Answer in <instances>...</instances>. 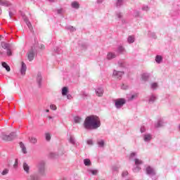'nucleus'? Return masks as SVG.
Returning a JSON list of instances; mask_svg holds the SVG:
<instances>
[{"label":"nucleus","instance_id":"obj_50","mask_svg":"<svg viewBox=\"0 0 180 180\" xmlns=\"http://www.w3.org/2000/svg\"><path fill=\"white\" fill-rule=\"evenodd\" d=\"M50 108L52 110H57V106H56V105H51Z\"/></svg>","mask_w":180,"mask_h":180},{"label":"nucleus","instance_id":"obj_59","mask_svg":"<svg viewBox=\"0 0 180 180\" xmlns=\"http://www.w3.org/2000/svg\"><path fill=\"white\" fill-rule=\"evenodd\" d=\"M49 1H50L51 3H53L55 0H49Z\"/></svg>","mask_w":180,"mask_h":180},{"label":"nucleus","instance_id":"obj_24","mask_svg":"<svg viewBox=\"0 0 180 180\" xmlns=\"http://www.w3.org/2000/svg\"><path fill=\"white\" fill-rule=\"evenodd\" d=\"M127 41L128 43H134V41H135V36L133 34L128 36Z\"/></svg>","mask_w":180,"mask_h":180},{"label":"nucleus","instance_id":"obj_40","mask_svg":"<svg viewBox=\"0 0 180 180\" xmlns=\"http://www.w3.org/2000/svg\"><path fill=\"white\" fill-rule=\"evenodd\" d=\"M81 120H82L81 117H79L78 116L74 117L75 123H80Z\"/></svg>","mask_w":180,"mask_h":180},{"label":"nucleus","instance_id":"obj_49","mask_svg":"<svg viewBox=\"0 0 180 180\" xmlns=\"http://www.w3.org/2000/svg\"><path fill=\"white\" fill-rule=\"evenodd\" d=\"M57 13L58 14H63L64 10L63 8H59L58 10H57Z\"/></svg>","mask_w":180,"mask_h":180},{"label":"nucleus","instance_id":"obj_16","mask_svg":"<svg viewBox=\"0 0 180 180\" xmlns=\"http://www.w3.org/2000/svg\"><path fill=\"white\" fill-rule=\"evenodd\" d=\"M69 141L70 142V143H72V145H75V146H77L79 145V142H77L73 135H70Z\"/></svg>","mask_w":180,"mask_h":180},{"label":"nucleus","instance_id":"obj_32","mask_svg":"<svg viewBox=\"0 0 180 180\" xmlns=\"http://www.w3.org/2000/svg\"><path fill=\"white\" fill-rule=\"evenodd\" d=\"M88 172H89L94 175H96L98 173V170L97 169H89Z\"/></svg>","mask_w":180,"mask_h":180},{"label":"nucleus","instance_id":"obj_61","mask_svg":"<svg viewBox=\"0 0 180 180\" xmlns=\"http://www.w3.org/2000/svg\"><path fill=\"white\" fill-rule=\"evenodd\" d=\"M1 13H2V10L1 8H0V14H1Z\"/></svg>","mask_w":180,"mask_h":180},{"label":"nucleus","instance_id":"obj_43","mask_svg":"<svg viewBox=\"0 0 180 180\" xmlns=\"http://www.w3.org/2000/svg\"><path fill=\"white\" fill-rule=\"evenodd\" d=\"M142 10L143 11H148L150 10V7H148V6H143Z\"/></svg>","mask_w":180,"mask_h":180},{"label":"nucleus","instance_id":"obj_5","mask_svg":"<svg viewBox=\"0 0 180 180\" xmlns=\"http://www.w3.org/2000/svg\"><path fill=\"white\" fill-rule=\"evenodd\" d=\"M17 135L15 132H11L9 135H6V134H3L1 138L4 141H12L13 139H15L16 138Z\"/></svg>","mask_w":180,"mask_h":180},{"label":"nucleus","instance_id":"obj_29","mask_svg":"<svg viewBox=\"0 0 180 180\" xmlns=\"http://www.w3.org/2000/svg\"><path fill=\"white\" fill-rule=\"evenodd\" d=\"M149 77H150V74H148V72H144L143 74H142L143 81H147Z\"/></svg>","mask_w":180,"mask_h":180},{"label":"nucleus","instance_id":"obj_57","mask_svg":"<svg viewBox=\"0 0 180 180\" xmlns=\"http://www.w3.org/2000/svg\"><path fill=\"white\" fill-rule=\"evenodd\" d=\"M67 98H68V99H71L72 96H71V95H67Z\"/></svg>","mask_w":180,"mask_h":180},{"label":"nucleus","instance_id":"obj_42","mask_svg":"<svg viewBox=\"0 0 180 180\" xmlns=\"http://www.w3.org/2000/svg\"><path fill=\"white\" fill-rule=\"evenodd\" d=\"M54 50L56 53H58V54H60L62 52L60 47H56Z\"/></svg>","mask_w":180,"mask_h":180},{"label":"nucleus","instance_id":"obj_10","mask_svg":"<svg viewBox=\"0 0 180 180\" xmlns=\"http://www.w3.org/2000/svg\"><path fill=\"white\" fill-rule=\"evenodd\" d=\"M153 134L150 133H146L143 134V138L145 142H150L153 139Z\"/></svg>","mask_w":180,"mask_h":180},{"label":"nucleus","instance_id":"obj_28","mask_svg":"<svg viewBox=\"0 0 180 180\" xmlns=\"http://www.w3.org/2000/svg\"><path fill=\"white\" fill-rule=\"evenodd\" d=\"M20 146L22 149V152H23V153H27V148L23 143V142H20Z\"/></svg>","mask_w":180,"mask_h":180},{"label":"nucleus","instance_id":"obj_17","mask_svg":"<svg viewBox=\"0 0 180 180\" xmlns=\"http://www.w3.org/2000/svg\"><path fill=\"white\" fill-rule=\"evenodd\" d=\"M22 166L25 173L29 174L30 171V167L29 165L26 162H24Z\"/></svg>","mask_w":180,"mask_h":180},{"label":"nucleus","instance_id":"obj_51","mask_svg":"<svg viewBox=\"0 0 180 180\" xmlns=\"http://www.w3.org/2000/svg\"><path fill=\"white\" fill-rule=\"evenodd\" d=\"M88 145H93V139H87L86 141Z\"/></svg>","mask_w":180,"mask_h":180},{"label":"nucleus","instance_id":"obj_8","mask_svg":"<svg viewBox=\"0 0 180 180\" xmlns=\"http://www.w3.org/2000/svg\"><path fill=\"white\" fill-rule=\"evenodd\" d=\"M45 165H46V163L44 160H41L38 164V170L41 174H44V173H45V170H46Z\"/></svg>","mask_w":180,"mask_h":180},{"label":"nucleus","instance_id":"obj_7","mask_svg":"<svg viewBox=\"0 0 180 180\" xmlns=\"http://www.w3.org/2000/svg\"><path fill=\"white\" fill-rule=\"evenodd\" d=\"M1 46L3 47V49H6L8 56H12L11 44H9V43H6V41H1Z\"/></svg>","mask_w":180,"mask_h":180},{"label":"nucleus","instance_id":"obj_18","mask_svg":"<svg viewBox=\"0 0 180 180\" xmlns=\"http://www.w3.org/2000/svg\"><path fill=\"white\" fill-rule=\"evenodd\" d=\"M158 97L157 95H150L149 100H148V103H154V102H155V101H157Z\"/></svg>","mask_w":180,"mask_h":180},{"label":"nucleus","instance_id":"obj_44","mask_svg":"<svg viewBox=\"0 0 180 180\" xmlns=\"http://www.w3.org/2000/svg\"><path fill=\"white\" fill-rule=\"evenodd\" d=\"M8 173H9V169H4V170H3L1 174L3 176H5L6 174H8Z\"/></svg>","mask_w":180,"mask_h":180},{"label":"nucleus","instance_id":"obj_14","mask_svg":"<svg viewBox=\"0 0 180 180\" xmlns=\"http://www.w3.org/2000/svg\"><path fill=\"white\" fill-rule=\"evenodd\" d=\"M116 57H117V54L113 51H109L107 54L108 60H112V58H115Z\"/></svg>","mask_w":180,"mask_h":180},{"label":"nucleus","instance_id":"obj_22","mask_svg":"<svg viewBox=\"0 0 180 180\" xmlns=\"http://www.w3.org/2000/svg\"><path fill=\"white\" fill-rule=\"evenodd\" d=\"M163 60L162 56H160V54H158L155 57V61L158 63V64H160Z\"/></svg>","mask_w":180,"mask_h":180},{"label":"nucleus","instance_id":"obj_6","mask_svg":"<svg viewBox=\"0 0 180 180\" xmlns=\"http://www.w3.org/2000/svg\"><path fill=\"white\" fill-rule=\"evenodd\" d=\"M37 51L34 47H32L27 53V58L30 61H32L34 58V56L36 54Z\"/></svg>","mask_w":180,"mask_h":180},{"label":"nucleus","instance_id":"obj_64","mask_svg":"<svg viewBox=\"0 0 180 180\" xmlns=\"http://www.w3.org/2000/svg\"><path fill=\"white\" fill-rule=\"evenodd\" d=\"M49 119H52V117L51 116H49Z\"/></svg>","mask_w":180,"mask_h":180},{"label":"nucleus","instance_id":"obj_38","mask_svg":"<svg viewBox=\"0 0 180 180\" xmlns=\"http://www.w3.org/2000/svg\"><path fill=\"white\" fill-rule=\"evenodd\" d=\"M97 143L99 146L103 147L104 146L105 141H103V139H101L100 141H98Z\"/></svg>","mask_w":180,"mask_h":180},{"label":"nucleus","instance_id":"obj_55","mask_svg":"<svg viewBox=\"0 0 180 180\" xmlns=\"http://www.w3.org/2000/svg\"><path fill=\"white\" fill-rule=\"evenodd\" d=\"M103 0H97V3L98 4H101V3H103Z\"/></svg>","mask_w":180,"mask_h":180},{"label":"nucleus","instance_id":"obj_11","mask_svg":"<svg viewBox=\"0 0 180 180\" xmlns=\"http://www.w3.org/2000/svg\"><path fill=\"white\" fill-rule=\"evenodd\" d=\"M95 91H96V95L97 96H103V95L104 94V89L101 86L96 88Z\"/></svg>","mask_w":180,"mask_h":180},{"label":"nucleus","instance_id":"obj_60","mask_svg":"<svg viewBox=\"0 0 180 180\" xmlns=\"http://www.w3.org/2000/svg\"><path fill=\"white\" fill-rule=\"evenodd\" d=\"M46 112L47 113H49V109H46Z\"/></svg>","mask_w":180,"mask_h":180},{"label":"nucleus","instance_id":"obj_34","mask_svg":"<svg viewBox=\"0 0 180 180\" xmlns=\"http://www.w3.org/2000/svg\"><path fill=\"white\" fill-rule=\"evenodd\" d=\"M150 88L151 89H157V88H158V82H153L150 84Z\"/></svg>","mask_w":180,"mask_h":180},{"label":"nucleus","instance_id":"obj_41","mask_svg":"<svg viewBox=\"0 0 180 180\" xmlns=\"http://www.w3.org/2000/svg\"><path fill=\"white\" fill-rule=\"evenodd\" d=\"M30 141L32 143H36V142H37V138H34V136H32L31 138H30Z\"/></svg>","mask_w":180,"mask_h":180},{"label":"nucleus","instance_id":"obj_46","mask_svg":"<svg viewBox=\"0 0 180 180\" xmlns=\"http://www.w3.org/2000/svg\"><path fill=\"white\" fill-rule=\"evenodd\" d=\"M51 136V134H49V132H46V141H50Z\"/></svg>","mask_w":180,"mask_h":180},{"label":"nucleus","instance_id":"obj_54","mask_svg":"<svg viewBox=\"0 0 180 180\" xmlns=\"http://www.w3.org/2000/svg\"><path fill=\"white\" fill-rule=\"evenodd\" d=\"M50 156H51V158H55L56 153H50Z\"/></svg>","mask_w":180,"mask_h":180},{"label":"nucleus","instance_id":"obj_4","mask_svg":"<svg viewBox=\"0 0 180 180\" xmlns=\"http://www.w3.org/2000/svg\"><path fill=\"white\" fill-rule=\"evenodd\" d=\"M135 160V167H134L133 169V172L134 173H138L139 172H140L141 167V165H143V160H141V159H139L138 158H135L134 159Z\"/></svg>","mask_w":180,"mask_h":180},{"label":"nucleus","instance_id":"obj_58","mask_svg":"<svg viewBox=\"0 0 180 180\" xmlns=\"http://www.w3.org/2000/svg\"><path fill=\"white\" fill-rule=\"evenodd\" d=\"M39 47H40L41 49H44V44H41V45L39 46Z\"/></svg>","mask_w":180,"mask_h":180},{"label":"nucleus","instance_id":"obj_23","mask_svg":"<svg viewBox=\"0 0 180 180\" xmlns=\"http://www.w3.org/2000/svg\"><path fill=\"white\" fill-rule=\"evenodd\" d=\"M134 16L136 18H141L142 17L141 13L140 11H138L137 10H135L134 11Z\"/></svg>","mask_w":180,"mask_h":180},{"label":"nucleus","instance_id":"obj_12","mask_svg":"<svg viewBox=\"0 0 180 180\" xmlns=\"http://www.w3.org/2000/svg\"><path fill=\"white\" fill-rule=\"evenodd\" d=\"M165 126V121L163 119H160L158 122L155 124V127H164Z\"/></svg>","mask_w":180,"mask_h":180},{"label":"nucleus","instance_id":"obj_3","mask_svg":"<svg viewBox=\"0 0 180 180\" xmlns=\"http://www.w3.org/2000/svg\"><path fill=\"white\" fill-rule=\"evenodd\" d=\"M114 102L115 108L117 109H121L125 105L127 101L124 98H120L119 99H115Z\"/></svg>","mask_w":180,"mask_h":180},{"label":"nucleus","instance_id":"obj_37","mask_svg":"<svg viewBox=\"0 0 180 180\" xmlns=\"http://www.w3.org/2000/svg\"><path fill=\"white\" fill-rule=\"evenodd\" d=\"M148 36H150V37H153L154 39H156L157 36L155 33V32H151V31H149L148 33Z\"/></svg>","mask_w":180,"mask_h":180},{"label":"nucleus","instance_id":"obj_62","mask_svg":"<svg viewBox=\"0 0 180 180\" xmlns=\"http://www.w3.org/2000/svg\"><path fill=\"white\" fill-rule=\"evenodd\" d=\"M83 95H85V96H87L88 94H83Z\"/></svg>","mask_w":180,"mask_h":180},{"label":"nucleus","instance_id":"obj_20","mask_svg":"<svg viewBox=\"0 0 180 180\" xmlns=\"http://www.w3.org/2000/svg\"><path fill=\"white\" fill-rule=\"evenodd\" d=\"M23 20H25L26 25L28 26L30 30H32V27L30 21H29L28 18L27 17L23 16Z\"/></svg>","mask_w":180,"mask_h":180},{"label":"nucleus","instance_id":"obj_45","mask_svg":"<svg viewBox=\"0 0 180 180\" xmlns=\"http://www.w3.org/2000/svg\"><path fill=\"white\" fill-rule=\"evenodd\" d=\"M13 167L15 169H17L18 167V159L15 160V163L13 165Z\"/></svg>","mask_w":180,"mask_h":180},{"label":"nucleus","instance_id":"obj_31","mask_svg":"<svg viewBox=\"0 0 180 180\" xmlns=\"http://www.w3.org/2000/svg\"><path fill=\"white\" fill-rule=\"evenodd\" d=\"M136 155H137V152H131V153L129 155V159L130 160H132L134 159V158H136Z\"/></svg>","mask_w":180,"mask_h":180},{"label":"nucleus","instance_id":"obj_13","mask_svg":"<svg viewBox=\"0 0 180 180\" xmlns=\"http://www.w3.org/2000/svg\"><path fill=\"white\" fill-rule=\"evenodd\" d=\"M116 18L117 20H122V23H126V22H127L126 20H124L123 18L122 13H120V12L116 13Z\"/></svg>","mask_w":180,"mask_h":180},{"label":"nucleus","instance_id":"obj_63","mask_svg":"<svg viewBox=\"0 0 180 180\" xmlns=\"http://www.w3.org/2000/svg\"><path fill=\"white\" fill-rule=\"evenodd\" d=\"M179 130H180V124H179Z\"/></svg>","mask_w":180,"mask_h":180},{"label":"nucleus","instance_id":"obj_36","mask_svg":"<svg viewBox=\"0 0 180 180\" xmlns=\"http://www.w3.org/2000/svg\"><path fill=\"white\" fill-rule=\"evenodd\" d=\"M65 29H68V30H70V32H75L76 30V28L72 27V25H68V27H65Z\"/></svg>","mask_w":180,"mask_h":180},{"label":"nucleus","instance_id":"obj_52","mask_svg":"<svg viewBox=\"0 0 180 180\" xmlns=\"http://www.w3.org/2000/svg\"><path fill=\"white\" fill-rule=\"evenodd\" d=\"M146 127H144V125L141 127V132H146Z\"/></svg>","mask_w":180,"mask_h":180},{"label":"nucleus","instance_id":"obj_48","mask_svg":"<svg viewBox=\"0 0 180 180\" xmlns=\"http://www.w3.org/2000/svg\"><path fill=\"white\" fill-rule=\"evenodd\" d=\"M128 174H129V172H127V170H124V172H122L123 177H125L126 176H128Z\"/></svg>","mask_w":180,"mask_h":180},{"label":"nucleus","instance_id":"obj_1","mask_svg":"<svg viewBox=\"0 0 180 180\" xmlns=\"http://www.w3.org/2000/svg\"><path fill=\"white\" fill-rule=\"evenodd\" d=\"M101 126V122L98 116L91 115L84 120V127L86 130H97Z\"/></svg>","mask_w":180,"mask_h":180},{"label":"nucleus","instance_id":"obj_47","mask_svg":"<svg viewBox=\"0 0 180 180\" xmlns=\"http://www.w3.org/2000/svg\"><path fill=\"white\" fill-rule=\"evenodd\" d=\"M138 94H134V95H131L130 98V101H133V99H135V98H137Z\"/></svg>","mask_w":180,"mask_h":180},{"label":"nucleus","instance_id":"obj_26","mask_svg":"<svg viewBox=\"0 0 180 180\" xmlns=\"http://www.w3.org/2000/svg\"><path fill=\"white\" fill-rule=\"evenodd\" d=\"M68 86H63V88H62V95L63 96H65L66 95H68Z\"/></svg>","mask_w":180,"mask_h":180},{"label":"nucleus","instance_id":"obj_56","mask_svg":"<svg viewBox=\"0 0 180 180\" xmlns=\"http://www.w3.org/2000/svg\"><path fill=\"white\" fill-rule=\"evenodd\" d=\"M12 15H13V14H12V13L11 11H9V17H10V18H12Z\"/></svg>","mask_w":180,"mask_h":180},{"label":"nucleus","instance_id":"obj_19","mask_svg":"<svg viewBox=\"0 0 180 180\" xmlns=\"http://www.w3.org/2000/svg\"><path fill=\"white\" fill-rule=\"evenodd\" d=\"M71 7L72 8H75L76 10H78L80 7L79 3H78V1H72L71 4Z\"/></svg>","mask_w":180,"mask_h":180},{"label":"nucleus","instance_id":"obj_15","mask_svg":"<svg viewBox=\"0 0 180 180\" xmlns=\"http://www.w3.org/2000/svg\"><path fill=\"white\" fill-rule=\"evenodd\" d=\"M26 71H27V65H26L25 63L22 62L21 68H20L21 75H25L26 74Z\"/></svg>","mask_w":180,"mask_h":180},{"label":"nucleus","instance_id":"obj_2","mask_svg":"<svg viewBox=\"0 0 180 180\" xmlns=\"http://www.w3.org/2000/svg\"><path fill=\"white\" fill-rule=\"evenodd\" d=\"M146 173L153 179V180H157V172H155V169L152 167L151 166H147L146 169Z\"/></svg>","mask_w":180,"mask_h":180},{"label":"nucleus","instance_id":"obj_39","mask_svg":"<svg viewBox=\"0 0 180 180\" xmlns=\"http://www.w3.org/2000/svg\"><path fill=\"white\" fill-rule=\"evenodd\" d=\"M118 65L119 67H125V63L123 60H120V61H118Z\"/></svg>","mask_w":180,"mask_h":180},{"label":"nucleus","instance_id":"obj_9","mask_svg":"<svg viewBox=\"0 0 180 180\" xmlns=\"http://www.w3.org/2000/svg\"><path fill=\"white\" fill-rule=\"evenodd\" d=\"M124 74V71H117V70H114L112 75L115 78H118V79H121Z\"/></svg>","mask_w":180,"mask_h":180},{"label":"nucleus","instance_id":"obj_21","mask_svg":"<svg viewBox=\"0 0 180 180\" xmlns=\"http://www.w3.org/2000/svg\"><path fill=\"white\" fill-rule=\"evenodd\" d=\"M41 81H42V75H41V72H38L37 74V82L38 83V84L40 86L41 84Z\"/></svg>","mask_w":180,"mask_h":180},{"label":"nucleus","instance_id":"obj_53","mask_svg":"<svg viewBox=\"0 0 180 180\" xmlns=\"http://www.w3.org/2000/svg\"><path fill=\"white\" fill-rule=\"evenodd\" d=\"M122 89H127L129 88V86H127V85H124V84H123L121 86Z\"/></svg>","mask_w":180,"mask_h":180},{"label":"nucleus","instance_id":"obj_33","mask_svg":"<svg viewBox=\"0 0 180 180\" xmlns=\"http://www.w3.org/2000/svg\"><path fill=\"white\" fill-rule=\"evenodd\" d=\"M2 66L6 68V71H11V67H9V65L7 64V63H6L5 61H4L2 63Z\"/></svg>","mask_w":180,"mask_h":180},{"label":"nucleus","instance_id":"obj_35","mask_svg":"<svg viewBox=\"0 0 180 180\" xmlns=\"http://www.w3.org/2000/svg\"><path fill=\"white\" fill-rule=\"evenodd\" d=\"M84 163L86 166H90L91 165V162L90 159H84Z\"/></svg>","mask_w":180,"mask_h":180},{"label":"nucleus","instance_id":"obj_27","mask_svg":"<svg viewBox=\"0 0 180 180\" xmlns=\"http://www.w3.org/2000/svg\"><path fill=\"white\" fill-rule=\"evenodd\" d=\"M115 4L116 7H121L124 4V0H117Z\"/></svg>","mask_w":180,"mask_h":180},{"label":"nucleus","instance_id":"obj_25","mask_svg":"<svg viewBox=\"0 0 180 180\" xmlns=\"http://www.w3.org/2000/svg\"><path fill=\"white\" fill-rule=\"evenodd\" d=\"M117 53H124L125 52V49L123 47V46H118L117 49Z\"/></svg>","mask_w":180,"mask_h":180},{"label":"nucleus","instance_id":"obj_30","mask_svg":"<svg viewBox=\"0 0 180 180\" xmlns=\"http://www.w3.org/2000/svg\"><path fill=\"white\" fill-rule=\"evenodd\" d=\"M0 5L4 6L5 7H9L11 3L9 1H3V0H0Z\"/></svg>","mask_w":180,"mask_h":180}]
</instances>
